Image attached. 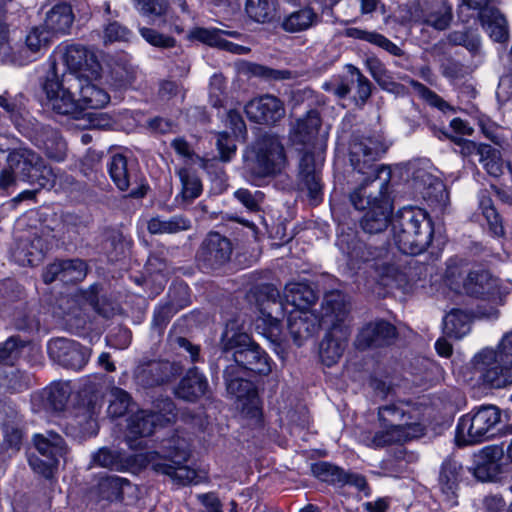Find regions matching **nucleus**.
Wrapping results in <instances>:
<instances>
[{
  "instance_id": "1",
  "label": "nucleus",
  "mask_w": 512,
  "mask_h": 512,
  "mask_svg": "<svg viewBox=\"0 0 512 512\" xmlns=\"http://www.w3.org/2000/svg\"><path fill=\"white\" fill-rule=\"evenodd\" d=\"M314 290L305 283H288L284 289V298L280 297L278 289L272 284H265L257 289L256 302L260 319L265 324L271 336L280 333V324L285 312L290 310H309L316 301Z\"/></svg>"
},
{
  "instance_id": "2",
  "label": "nucleus",
  "mask_w": 512,
  "mask_h": 512,
  "mask_svg": "<svg viewBox=\"0 0 512 512\" xmlns=\"http://www.w3.org/2000/svg\"><path fill=\"white\" fill-rule=\"evenodd\" d=\"M163 448L166 450L163 459L158 452L147 451L143 447L136 448L135 452L130 453V473L134 474L151 465L154 471L169 476L180 485L196 483V471L184 465L190 455L187 440L176 435L166 440Z\"/></svg>"
},
{
  "instance_id": "3",
  "label": "nucleus",
  "mask_w": 512,
  "mask_h": 512,
  "mask_svg": "<svg viewBox=\"0 0 512 512\" xmlns=\"http://www.w3.org/2000/svg\"><path fill=\"white\" fill-rule=\"evenodd\" d=\"M379 429L363 435V442L371 448H383L418 438L424 428L413 416L409 406L392 403L378 408Z\"/></svg>"
},
{
  "instance_id": "4",
  "label": "nucleus",
  "mask_w": 512,
  "mask_h": 512,
  "mask_svg": "<svg viewBox=\"0 0 512 512\" xmlns=\"http://www.w3.org/2000/svg\"><path fill=\"white\" fill-rule=\"evenodd\" d=\"M322 322L329 327L320 343L319 354L326 366L335 364L343 355L350 336L347 324L349 303L339 291L326 293L322 302Z\"/></svg>"
},
{
  "instance_id": "5",
  "label": "nucleus",
  "mask_w": 512,
  "mask_h": 512,
  "mask_svg": "<svg viewBox=\"0 0 512 512\" xmlns=\"http://www.w3.org/2000/svg\"><path fill=\"white\" fill-rule=\"evenodd\" d=\"M350 202L357 210L365 211L360 220L367 234H380L392 224L393 204L388 194V180L379 183H361L350 194Z\"/></svg>"
},
{
  "instance_id": "6",
  "label": "nucleus",
  "mask_w": 512,
  "mask_h": 512,
  "mask_svg": "<svg viewBox=\"0 0 512 512\" xmlns=\"http://www.w3.org/2000/svg\"><path fill=\"white\" fill-rule=\"evenodd\" d=\"M393 240L404 254L418 255L430 246L434 227L428 213L407 206L397 211L392 221Z\"/></svg>"
},
{
  "instance_id": "7",
  "label": "nucleus",
  "mask_w": 512,
  "mask_h": 512,
  "mask_svg": "<svg viewBox=\"0 0 512 512\" xmlns=\"http://www.w3.org/2000/svg\"><path fill=\"white\" fill-rule=\"evenodd\" d=\"M221 347L225 358L233 360L230 365H237V371H251L268 375L271 370V358L251 337L237 327L235 322L226 325L221 337Z\"/></svg>"
},
{
  "instance_id": "8",
  "label": "nucleus",
  "mask_w": 512,
  "mask_h": 512,
  "mask_svg": "<svg viewBox=\"0 0 512 512\" xmlns=\"http://www.w3.org/2000/svg\"><path fill=\"white\" fill-rule=\"evenodd\" d=\"M482 380L495 388L512 383V331L506 333L496 348L485 347L473 358Z\"/></svg>"
},
{
  "instance_id": "9",
  "label": "nucleus",
  "mask_w": 512,
  "mask_h": 512,
  "mask_svg": "<svg viewBox=\"0 0 512 512\" xmlns=\"http://www.w3.org/2000/svg\"><path fill=\"white\" fill-rule=\"evenodd\" d=\"M285 165L284 147L275 135H263L244 155V168L253 182L275 176Z\"/></svg>"
},
{
  "instance_id": "10",
  "label": "nucleus",
  "mask_w": 512,
  "mask_h": 512,
  "mask_svg": "<svg viewBox=\"0 0 512 512\" xmlns=\"http://www.w3.org/2000/svg\"><path fill=\"white\" fill-rule=\"evenodd\" d=\"M500 420V410L494 405H483L463 415L456 427V444L467 446L490 439Z\"/></svg>"
},
{
  "instance_id": "11",
  "label": "nucleus",
  "mask_w": 512,
  "mask_h": 512,
  "mask_svg": "<svg viewBox=\"0 0 512 512\" xmlns=\"http://www.w3.org/2000/svg\"><path fill=\"white\" fill-rule=\"evenodd\" d=\"M462 293L491 301L493 306L488 310L479 306L477 313L482 317L495 319L499 314L497 306L503 304V297L507 294V291L502 288L500 280L493 276L489 270L478 268L467 273Z\"/></svg>"
},
{
  "instance_id": "12",
  "label": "nucleus",
  "mask_w": 512,
  "mask_h": 512,
  "mask_svg": "<svg viewBox=\"0 0 512 512\" xmlns=\"http://www.w3.org/2000/svg\"><path fill=\"white\" fill-rule=\"evenodd\" d=\"M77 77L73 74H58L57 68L46 76L43 91L47 105L56 113L62 115H77L79 101L77 100Z\"/></svg>"
},
{
  "instance_id": "13",
  "label": "nucleus",
  "mask_w": 512,
  "mask_h": 512,
  "mask_svg": "<svg viewBox=\"0 0 512 512\" xmlns=\"http://www.w3.org/2000/svg\"><path fill=\"white\" fill-rule=\"evenodd\" d=\"M386 147L379 137H354L349 147V159L354 170L366 175L363 183H379V173L382 169L376 165Z\"/></svg>"
},
{
  "instance_id": "14",
  "label": "nucleus",
  "mask_w": 512,
  "mask_h": 512,
  "mask_svg": "<svg viewBox=\"0 0 512 512\" xmlns=\"http://www.w3.org/2000/svg\"><path fill=\"white\" fill-rule=\"evenodd\" d=\"M7 165L19 179L40 188L52 187L55 183L52 169L32 150L23 148L10 152Z\"/></svg>"
},
{
  "instance_id": "15",
  "label": "nucleus",
  "mask_w": 512,
  "mask_h": 512,
  "mask_svg": "<svg viewBox=\"0 0 512 512\" xmlns=\"http://www.w3.org/2000/svg\"><path fill=\"white\" fill-rule=\"evenodd\" d=\"M177 412L170 398H158L153 402L151 411L140 410L130 417V452H135L132 436L148 437L154 429L172 423L176 420ZM137 448H139L137 446Z\"/></svg>"
},
{
  "instance_id": "16",
  "label": "nucleus",
  "mask_w": 512,
  "mask_h": 512,
  "mask_svg": "<svg viewBox=\"0 0 512 512\" xmlns=\"http://www.w3.org/2000/svg\"><path fill=\"white\" fill-rule=\"evenodd\" d=\"M244 373L237 371V365H228L224 370L226 390L235 398L237 409L256 422L260 420L261 408L256 387L251 381L243 379Z\"/></svg>"
},
{
  "instance_id": "17",
  "label": "nucleus",
  "mask_w": 512,
  "mask_h": 512,
  "mask_svg": "<svg viewBox=\"0 0 512 512\" xmlns=\"http://www.w3.org/2000/svg\"><path fill=\"white\" fill-rule=\"evenodd\" d=\"M60 60L68 69L64 74H73L77 78L101 75V65L95 54L81 45L66 46L60 53Z\"/></svg>"
},
{
  "instance_id": "18",
  "label": "nucleus",
  "mask_w": 512,
  "mask_h": 512,
  "mask_svg": "<svg viewBox=\"0 0 512 512\" xmlns=\"http://www.w3.org/2000/svg\"><path fill=\"white\" fill-rule=\"evenodd\" d=\"M48 354L53 361L75 371L81 370L90 357L87 348L65 338L51 340L48 343Z\"/></svg>"
},
{
  "instance_id": "19",
  "label": "nucleus",
  "mask_w": 512,
  "mask_h": 512,
  "mask_svg": "<svg viewBox=\"0 0 512 512\" xmlns=\"http://www.w3.org/2000/svg\"><path fill=\"white\" fill-rule=\"evenodd\" d=\"M232 244L217 232L209 233L201 244L197 258L205 267L216 269L230 260Z\"/></svg>"
},
{
  "instance_id": "20",
  "label": "nucleus",
  "mask_w": 512,
  "mask_h": 512,
  "mask_svg": "<svg viewBox=\"0 0 512 512\" xmlns=\"http://www.w3.org/2000/svg\"><path fill=\"white\" fill-rule=\"evenodd\" d=\"M396 328L384 320H376L364 325L356 336L354 346L358 350L387 346L396 338Z\"/></svg>"
},
{
  "instance_id": "21",
  "label": "nucleus",
  "mask_w": 512,
  "mask_h": 512,
  "mask_svg": "<svg viewBox=\"0 0 512 512\" xmlns=\"http://www.w3.org/2000/svg\"><path fill=\"white\" fill-rule=\"evenodd\" d=\"M51 34L43 26L33 27L25 38L24 45L12 54L11 61L26 65L37 60L49 47Z\"/></svg>"
},
{
  "instance_id": "22",
  "label": "nucleus",
  "mask_w": 512,
  "mask_h": 512,
  "mask_svg": "<svg viewBox=\"0 0 512 512\" xmlns=\"http://www.w3.org/2000/svg\"><path fill=\"white\" fill-rule=\"evenodd\" d=\"M287 312V327L298 346L313 337L323 325L322 317L319 318L310 310H288Z\"/></svg>"
},
{
  "instance_id": "23",
  "label": "nucleus",
  "mask_w": 512,
  "mask_h": 512,
  "mask_svg": "<svg viewBox=\"0 0 512 512\" xmlns=\"http://www.w3.org/2000/svg\"><path fill=\"white\" fill-rule=\"evenodd\" d=\"M245 113L256 123L273 124L284 116L285 109L278 98L264 95L249 101L245 106Z\"/></svg>"
},
{
  "instance_id": "24",
  "label": "nucleus",
  "mask_w": 512,
  "mask_h": 512,
  "mask_svg": "<svg viewBox=\"0 0 512 512\" xmlns=\"http://www.w3.org/2000/svg\"><path fill=\"white\" fill-rule=\"evenodd\" d=\"M503 450L497 446H487L474 455L473 475L481 481L495 479L501 473Z\"/></svg>"
},
{
  "instance_id": "25",
  "label": "nucleus",
  "mask_w": 512,
  "mask_h": 512,
  "mask_svg": "<svg viewBox=\"0 0 512 512\" xmlns=\"http://www.w3.org/2000/svg\"><path fill=\"white\" fill-rule=\"evenodd\" d=\"M336 245L345 254L353 265L359 262H366L382 255V250L367 247L354 231L341 232L336 241Z\"/></svg>"
},
{
  "instance_id": "26",
  "label": "nucleus",
  "mask_w": 512,
  "mask_h": 512,
  "mask_svg": "<svg viewBox=\"0 0 512 512\" xmlns=\"http://www.w3.org/2000/svg\"><path fill=\"white\" fill-rule=\"evenodd\" d=\"M99 78H90L89 76L77 78L76 90L79 111L85 108L100 109L109 102L108 93L97 84Z\"/></svg>"
},
{
  "instance_id": "27",
  "label": "nucleus",
  "mask_w": 512,
  "mask_h": 512,
  "mask_svg": "<svg viewBox=\"0 0 512 512\" xmlns=\"http://www.w3.org/2000/svg\"><path fill=\"white\" fill-rule=\"evenodd\" d=\"M87 268L82 260H59L50 264L43 273L45 283L59 280L63 283H74L85 278Z\"/></svg>"
},
{
  "instance_id": "28",
  "label": "nucleus",
  "mask_w": 512,
  "mask_h": 512,
  "mask_svg": "<svg viewBox=\"0 0 512 512\" xmlns=\"http://www.w3.org/2000/svg\"><path fill=\"white\" fill-rule=\"evenodd\" d=\"M463 467L454 459H446L439 474V488L444 500L450 505L457 504L459 483L462 479Z\"/></svg>"
},
{
  "instance_id": "29",
  "label": "nucleus",
  "mask_w": 512,
  "mask_h": 512,
  "mask_svg": "<svg viewBox=\"0 0 512 512\" xmlns=\"http://www.w3.org/2000/svg\"><path fill=\"white\" fill-rule=\"evenodd\" d=\"M320 126L321 120L318 111L310 110L291 125L290 140L295 145L311 146L317 138Z\"/></svg>"
},
{
  "instance_id": "30",
  "label": "nucleus",
  "mask_w": 512,
  "mask_h": 512,
  "mask_svg": "<svg viewBox=\"0 0 512 512\" xmlns=\"http://www.w3.org/2000/svg\"><path fill=\"white\" fill-rule=\"evenodd\" d=\"M67 386L57 382L35 393L32 397L33 409L36 411L62 410L68 400Z\"/></svg>"
},
{
  "instance_id": "31",
  "label": "nucleus",
  "mask_w": 512,
  "mask_h": 512,
  "mask_svg": "<svg viewBox=\"0 0 512 512\" xmlns=\"http://www.w3.org/2000/svg\"><path fill=\"white\" fill-rule=\"evenodd\" d=\"M47 249L48 243L34 234L33 238L20 239L12 256L22 266H34L42 261Z\"/></svg>"
},
{
  "instance_id": "32",
  "label": "nucleus",
  "mask_w": 512,
  "mask_h": 512,
  "mask_svg": "<svg viewBox=\"0 0 512 512\" xmlns=\"http://www.w3.org/2000/svg\"><path fill=\"white\" fill-rule=\"evenodd\" d=\"M320 20V15L312 7L304 6L285 15L280 27L287 33H301L315 27Z\"/></svg>"
},
{
  "instance_id": "33",
  "label": "nucleus",
  "mask_w": 512,
  "mask_h": 512,
  "mask_svg": "<svg viewBox=\"0 0 512 512\" xmlns=\"http://www.w3.org/2000/svg\"><path fill=\"white\" fill-rule=\"evenodd\" d=\"M208 388L206 378L197 368L190 369L175 390L177 397L186 401H195L203 396Z\"/></svg>"
},
{
  "instance_id": "34",
  "label": "nucleus",
  "mask_w": 512,
  "mask_h": 512,
  "mask_svg": "<svg viewBox=\"0 0 512 512\" xmlns=\"http://www.w3.org/2000/svg\"><path fill=\"white\" fill-rule=\"evenodd\" d=\"M74 15L68 4H58L52 7L47 13L44 21V28L50 34H66L72 26Z\"/></svg>"
},
{
  "instance_id": "35",
  "label": "nucleus",
  "mask_w": 512,
  "mask_h": 512,
  "mask_svg": "<svg viewBox=\"0 0 512 512\" xmlns=\"http://www.w3.org/2000/svg\"><path fill=\"white\" fill-rule=\"evenodd\" d=\"M480 22L489 37L495 42H504L508 39V26L506 18L497 9H489L480 13Z\"/></svg>"
},
{
  "instance_id": "36",
  "label": "nucleus",
  "mask_w": 512,
  "mask_h": 512,
  "mask_svg": "<svg viewBox=\"0 0 512 512\" xmlns=\"http://www.w3.org/2000/svg\"><path fill=\"white\" fill-rule=\"evenodd\" d=\"M34 443L42 457L55 460L57 463L59 458L66 453V446L62 437L54 432L35 435Z\"/></svg>"
},
{
  "instance_id": "37",
  "label": "nucleus",
  "mask_w": 512,
  "mask_h": 512,
  "mask_svg": "<svg viewBox=\"0 0 512 512\" xmlns=\"http://www.w3.org/2000/svg\"><path fill=\"white\" fill-rule=\"evenodd\" d=\"M191 220L183 215H174L168 219L153 217L148 221V231L151 234H175L191 228Z\"/></svg>"
},
{
  "instance_id": "38",
  "label": "nucleus",
  "mask_w": 512,
  "mask_h": 512,
  "mask_svg": "<svg viewBox=\"0 0 512 512\" xmlns=\"http://www.w3.org/2000/svg\"><path fill=\"white\" fill-rule=\"evenodd\" d=\"M346 35L348 37L363 40L366 42H369L373 45H376L388 53H390L393 56H402L403 50L397 46L395 43L390 41L387 37L384 35L377 33L375 31H367L360 28H348L346 29Z\"/></svg>"
},
{
  "instance_id": "39",
  "label": "nucleus",
  "mask_w": 512,
  "mask_h": 512,
  "mask_svg": "<svg viewBox=\"0 0 512 512\" xmlns=\"http://www.w3.org/2000/svg\"><path fill=\"white\" fill-rule=\"evenodd\" d=\"M175 375V368L169 361L151 362L141 372V381L146 385H160ZM140 378V375L137 376Z\"/></svg>"
},
{
  "instance_id": "40",
  "label": "nucleus",
  "mask_w": 512,
  "mask_h": 512,
  "mask_svg": "<svg viewBox=\"0 0 512 512\" xmlns=\"http://www.w3.org/2000/svg\"><path fill=\"white\" fill-rule=\"evenodd\" d=\"M422 180L426 185L421 191L422 197L430 205L444 207L448 201V193L445 184L440 179L434 178L428 174H424Z\"/></svg>"
},
{
  "instance_id": "41",
  "label": "nucleus",
  "mask_w": 512,
  "mask_h": 512,
  "mask_svg": "<svg viewBox=\"0 0 512 512\" xmlns=\"http://www.w3.org/2000/svg\"><path fill=\"white\" fill-rule=\"evenodd\" d=\"M245 10L255 22L268 23L276 15V2L274 0H247Z\"/></svg>"
},
{
  "instance_id": "42",
  "label": "nucleus",
  "mask_w": 512,
  "mask_h": 512,
  "mask_svg": "<svg viewBox=\"0 0 512 512\" xmlns=\"http://www.w3.org/2000/svg\"><path fill=\"white\" fill-rule=\"evenodd\" d=\"M93 463L97 466L109 468L115 471H125L128 465L124 453L108 448H101L93 455Z\"/></svg>"
},
{
  "instance_id": "43",
  "label": "nucleus",
  "mask_w": 512,
  "mask_h": 512,
  "mask_svg": "<svg viewBox=\"0 0 512 512\" xmlns=\"http://www.w3.org/2000/svg\"><path fill=\"white\" fill-rule=\"evenodd\" d=\"M469 271L462 260L450 259L444 275L445 283L457 293H462L465 277Z\"/></svg>"
},
{
  "instance_id": "44",
  "label": "nucleus",
  "mask_w": 512,
  "mask_h": 512,
  "mask_svg": "<svg viewBox=\"0 0 512 512\" xmlns=\"http://www.w3.org/2000/svg\"><path fill=\"white\" fill-rule=\"evenodd\" d=\"M107 413L112 418L124 417L128 411V395L126 391L114 384L109 385Z\"/></svg>"
},
{
  "instance_id": "45",
  "label": "nucleus",
  "mask_w": 512,
  "mask_h": 512,
  "mask_svg": "<svg viewBox=\"0 0 512 512\" xmlns=\"http://www.w3.org/2000/svg\"><path fill=\"white\" fill-rule=\"evenodd\" d=\"M444 326L449 335L461 338L470 331V318L462 310H453L444 318Z\"/></svg>"
},
{
  "instance_id": "46",
  "label": "nucleus",
  "mask_w": 512,
  "mask_h": 512,
  "mask_svg": "<svg viewBox=\"0 0 512 512\" xmlns=\"http://www.w3.org/2000/svg\"><path fill=\"white\" fill-rule=\"evenodd\" d=\"M108 170L112 181L119 190L128 189V162L123 154L113 155Z\"/></svg>"
},
{
  "instance_id": "47",
  "label": "nucleus",
  "mask_w": 512,
  "mask_h": 512,
  "mask_svg": "<svg viewBox=\"0 0 512 512\" xmlns=\"http://www.w3.org/2000/svg\"><path fill=\"white\" fill-rule=\"evenodd\" d=\"M311 471L321 481L331 484H341L347 479L346 473L341 468L325 461L312 464Z\"/></svg>"
},
{
  "instance_id": "48",
  "label": "nucleus",
  "mask_w": 512,
  "mask_h": 512,
  "mask_svg": "<svg viewBox=\"0 0 512 512\" xmlns=\"http://www.w3.org/2000/svg\"><path fill=\"white\" fill-rule=\"evenodd\" d=\"M479 207L482 210L483 216L486 218L490 230L494 235H503L504 230L501 224V219L497 213L491 198L487 195L486 191H482L479 195Z\"/></svg>"
},
{
  "instance_id": "49",
  "label": "nucleus",
  "mask_w": 512,
  "mask_h": 512,
  "mask_svg": "<svg viewBox=\"0 0 512 512\" xmlns=\"http://www.w3.org/2000/svg\"><path fill=\"white\" fill-rule=\"evenodd\" d=\"M178 176L182 183V196L185 200L192 201L202 193V184L197 175L187 168H181Z\"/></svg>"
},
{
  "instance_id": "50",
  "label": "nucleus",
  "mask_w": 512,
  "mask_h": 512,
  "mask_svg": "<svg viewBox=\"0 0 512 512\" xmlns=\"http://www.w3.org/2000/svg\"><path fill=\"white\" fill-rule=\"evenodd\" d=\"M448 41L453 45H462L473 53L478 52L481 46L480 36L471 30L453 31L449 33Z\"/></svg>"
},
{
  "instance_id": "51",
  "label": "nucleus",
  "mask_w": 512,
  "mask_h": 512,
  "mask_svg": "<svg viewBox=\"0 0 512 512\" xmlns=\"http://www.w3.org/2000/svg\"><path fill=\"white\" fill-rule=\"evenodd\" d=\"M233 34L220 29L195 28L190 32V38L198 40L210 46L222 47L224 42L223 35Z\"/></svg>"
},
{
  "instance_id": "52",
  "label": "nucleus",
  "mask_w": 512,
  "mask_h": 512,
  "mask_svg": "<svg viewBox=\"0 0 512 512\" xmlns=\"http://www.w3.org/2000/svg\"><path fill=\"white\" fill-rule=\"evenodd\" d=\"M365 66L374 80L384 89H390L393 85L391 76L384 64L376 57H368Z\"/></svg>"
},
{
  "instance_id": "53",
  "label": "nucleus",
  "mask_w": 512,
  "mask_h": 512,
  "mask_svg": "<svg viewBox=\"0 0 512 512\" xmlns=\"http://www.w3.org/2000/svg\"><path fill=\"white\" fill-rule=\"evenodd\" d=\"M479 161L483 164V167L491 176L499 177L503 173L499 153L490 145L481 148V156L479 157Z\"/></svg>"
},
{
  "instance_id": "54",
  "label": "nucleus",
  "mask_w": 512,
  "mask_h": 512,
  "mask_svg": "<svg viewBox=\"0 0 512 512\" xmlns=\"http://www.w3.org/2000/svg\"><path fill=\"white\" fill-rule=\"evenodd\" d=\"M139 32L143 39L152 46L158 48H172L176 45L175 38L159 33L152 28L140 27Z\"/></svg>"
},
{
  "instance_id": "55",
  "label": "nucleus",
  "mask_w": 512,
  "mask_h": 512,
  "mask_svg": "<svg viewBox=\"0 0 512 512\" xmlns=\"http://www.w3.org/2000/svg\"><path fill=\"white\" fill-rule=\"evenodd\" d=\"M23 346L20 342L11 337L6 342L0 345V364L13 365L19 358Z\"/></svg>"
},
{
  "instance_id": "56",
  "label": "nucleus",
  "mask_w": 512,
  "mask_h": 512,
  "mask_svg": "<svg viewBox=\"0 0 512 512\" xmlns=\"http://www.w3.org/2000/svg\"><path fill=\"white\" fill-rule=\"evenodd\" d=\"M109 383V378L105 375L89 376L82 385V393L97 400L102 397L103 388Z\"/></svg>"
},
{
  "instance_id": "57",
  "label": "nucleus",
  "mask_w": 512,
  "mask_h": 512,
  "mask_svg": "<svg viewBox=\"0 0 512 512\" xmlns=\"http://www.w3.org/2000/svg\"><path fill=\"white\" fill-rule=\"evenodd\" d=\"M451 19L452 13L450 8L440 6L427 14L424 22L437 30H445L449 26Z\"/></svg>"
},
{
  "instance_id": "58",
  "label": "nucleus",
  "mask_w": 512,
  "mask_h": 512,
  "mask_svg": "<svg viewBox=\"0 0 512 512\" xmlns=\"http://www.w3.org/2000/svg\"><path fill=\"white\" fill-rule=\"evenodd\" d=\"M414 91L419 94L421 98H423L429 105L436 107L442 111L449 108V105L446 101H444L439 95H437L434 91L427 88L422 83L412 80L410 82Z\"/></svg>"
},
{
  "instance_id": "59",
  "label": "nucleus",
  "mask_w": 512,
  "mask_h": 512,
  "mask_svg": "<svg viewBox=\"0 0 512 512\" xmlns=\"http://www.w3.org/2000/svg\"><path fill=\"white\" fill-rule=\"evenodd\" d=\"M226 82L220 74H214L210 79L209 99L213 107H221L224 102Z\"/></svg>"
},
{
  "instance_id": "60",
  "label": "nucleus",
  "mask_w": 512,
  "mask_h": 512,
  "mask_svg": "<svg viewBox=\"0 0 512 512\" xmlns=\"http://www.w3.org/2000/svg\"><path fill=\"white\" fill-rule=\"evenodd\" d=\"M498 89L499 93L504 94L507 98L512 97V44L504 60Z\"/></svg>"
},
{
  "instance_id": "61",
  "label": "nucleus",
  "mask_w": 512,
  "mask_h": 512,
  "mask_svg": "<svg viewBox=\"0 0 512 512\" xmlns=\"http://www.w3.org/2000/svg\"><path fill=\"white\" fill-rule=\"evenodd\" d=\"M348 73L351 76V81L357 83V95L362 102H365L371 95V83L361 73V71L353 66L347 65Z\"/></svg>"
},
{
  "instance_id": "62",
  "label": "nucleus",
  "mask_w": 512,
  "mask_h": 512,
  "mask_svg": "<svg viewBox=\"0 0 512 512\" xmlns=\"http://www.w3.org/2000/svg\"><path fill=\"white\" fill-rule=\"evenodd\" d=\"M220 159L224 162H228L235 155L236 144L232 137L227 133H220L216 142Z\"/></svg>"
},
{
  "instance_id": "63",
  "label": "nucleus",
  "mask_w": 512,
  "mask_h": 512,
  "mask_svg": "<svg viewBox=\"0 0 512 512\" xmlns=\"http://www.w3.org/2000/svg\"><path fill=\"white\" fill-rule=\"evenodd\" d=\"M236 199L241 202L247 209L256 211L259 209V203L262 200L263 194L259 191L252 193L250 190L240 188L234 193Z\"/></svg>"
},
{
  "instance_id": "64",
  "label": "nucleus",
  "mask_w": 512,
  "mask_h": 512,
  "mask_svg": "<svg viewBox=\"0 0 512 512\" xmlns=\"http://www.w3.org/2000/svg\"><path fill=\"white\" fill-rule=\"evenodd\" d=\"M301 177L303 185L307 189L311 201L313 204H318L322 191L319 175L317 173H310Z\"/></svg>"
}]
</instances>
